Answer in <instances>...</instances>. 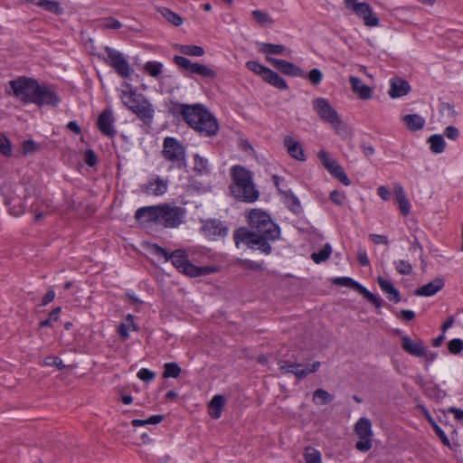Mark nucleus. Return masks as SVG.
I'll return each instance as SVG.
<instances>
[{"instance_id": "f257e3e1", "label": "nucleus", "mask_w": 463, "mask_h": 463, "mask_svg": "<svg viewBox=\"0 0 463 463\" xmlns=\"http://www.w3.org/2000/svg\"><path fill=\"white\" fill-rule=\"evenodd\" d=\"M247 217L251 231L246 228L237 230L233 236L236 246L244 243L250 249H257L269 255L272 250L269 241L279 238V227L266 212L260 209H252Z\"/></svg>"}, {"instance_id": "f03ea898", "label": "nucleus", "mask_w": 463, "mask_h": 463, "mask_svg": "<svg viewBox=\"0 0 463 463\" xmlns=\"http://www.w3.org/2000/svg\"><path fill=\"white\" fill-rule=\"evenodd\" d=\"M185 213L184 208L165 203L138 208L135 213V219L141 223H156L165 228H176L184 222Z\"/></svg>"}, {"instance_id": "7ed1b4c3", "label": "nucleus", "mask_w": 463, "mask_h": 463, "mask_svg": "<svg viewBox=\"0 0 463 463\" xmlns=\"http://www.w3.org/2000/svg\"><path fill=\"white\" fill-rule=\"evenodd\" d=\"M13 94L25 103L38 106H57L61 100L56 92L48 87H42L30 78H19L10 81Z\"/></svg>"}, {"instance_id": "20e7f679", "label": "nucleus", "mask_w": 463, "mask_h": 463, "mask_svg": "<svg viewBox=\"0 0 463 463\" xmlns=\"http://www.w3.org/2000/svg\"><path fill=\"white\" fill-rule=\"evenodd\" d=\"M149 250L151 253L163 258L165 261L171 260L172 264L179 272L191 278L205 276L217 270L216 268L212 266L198 267L192 264L189 261L187 253L184 250H176L169 253L157 244L150 245Z\"/></svg>"}, {"instance_id": "39448f33", "label": "nucleus", "mask_w": 463, "mask_h": 463, "mask_svg": "<svg viewBox=\"0 0 463 463\" xmlns=\"http://www.w3.org/2000/svg\"><path fill=\"white\" fill-rule=\"evenodd\" d=\"M23 194H15L14 196L6 199V204L10 213L14 216H20L25 211L24 202L28 198L35 197L34 202L31 205V212L34 214V220L39 222L42 218L52 212V208L48 202L36 196L35 189L33 186L24 187Z\"/></svg>"}, {"instance_id": "423d86ee", "label": "nucleus", "mask_w": 463, "mask_h": 463, "mask_svg": "<svg viewBox=\"0 0 463 463\" xmlns=\"http://www.w3.org/2000/svg\"><path fill=\"white\" fill-rule=\"evenodd\" d=\"M231 176L232 184L230 189L236 199L245 203H253L259 199L260 193L254 186L251 172L237 165L232 167Z\"/></svg>"}, {"instance_id": "0eeeda50", "label": "nucleus", "mask_w": 463, "mask_h": 463, "mask_svg": "<svg viewBox=\"0 0 463 463\" xmlns=\"http://www.w3.org/2000/svg\"><path fill=\"white\" fill-rule=\"evenodd\" d=\"M182 115L190 127L204 136H215L219 130L216 118L202 105L184 106Z\"/></svg>"}, {"instance_id": "6e6552de", "label": "nucleus", "mask_w": 463, "mask_h": 463, "mask_svg": "<svg viewBox=\"0 0 463 463\" xmlns=\"http://www.w3.org/2000/svg\"><path fill=\"white\" fill-rule=\"evenodd\" d=\"M126 87L128 90L120 92L123 104L145 124L150 125L155 112L152 104L130 84L127 83Z\"/></svg>"}, {"instance_id": "1a4fd4ad", "label": "nucleus", "mask_w": 463, "mask_h": 463, "mask_svg": "<svg viewBox=\"0 0 463 463\" xmlns=\"http://www.w3.org/2000/svg\"><path fill=\"white\" fill-rule=\"evenodd\" d=\"M313 106L319 117L324 121L330 123L338 135L347 134L348 129L346 126L342 122L337 112L326 99H316L313 101Z\"/></svg>"}, {"instance_id": "9d476101", "label": "nucleus", "mask_w": 463, "mask_h": 463, "mask_svg": "<svg viewBox=\"0 0 463 463\" xmlns=\"http://www.w3.org/2000/svg\"><path fill=\"white\" fill-rule=\"evenodd\" d=\"M162 155L177 168H184L186 165L185 148L175 137H167L164 139Z\"/></svg>"}, {"instance_id": "9b49d317", "label": "nucleus", "mask_w": 463, "mask_h": 463, "mask_svg": "<svg viewBox=\"0 0 463 463\" xmlns=\"http://www.w3.org/2000/svg\"><path fill=\"white\" fill-rule=\"evenodd\" d=\"M355 435L359 440L355 443V449L361 452H367L373 447V431L372 422L368 418H360L354 427Z\"/></svg>"}, {"instance_id": "f8f14e48", "label": "nucleus", "mask_w": 463, "mask_h": 463, "mask_svg": "<svg viewBox=\"0 0 463 463\" xmlns=\"http://www.w3.org/2000/svg\"><path fill=\"white\" fill-rule=\"evenodd\" d=\"M345 7L363 19L367 27H375L379 25V18L373 13L369 4L359 2L358 0H344Z\"/></svg>"}, {"instance_id": "ddd939ff", "label": "nucleus", "mask_w": 463, "mask_h": 463, "mask_svg": "<svg viewBox=\"0 0 463 463\" xmlns=\"http://www.w3.org/2000/svg\"><path fill=\"white\" fill-rule=\"evenodd\" d=\"M105 51L108 54L107 63L122 78H129L131 68L124 54L110 47H106Z\"/></svg>"}, {"instance_id": "4468645a", "label": "nucleus", "mask_w": 463, "mask_h": 463, "mask_svg": "<svg viewBox=\"0 0 463 463\" xmlns=\"http://www.w3.org/2000/svg\"><path fill=\"white\" fill-rule=\"evenodd\" d=\"M333 283L342 287L350 288L360 294H362L369 302L374 305L376 307H382L381 299L374 294L366 289L363 285L359 284L355 280L348 277H339L333 279Z\"/></svg>"}, {"instance_id": "2eb2a0df", "label": "nucleus", "mask_w": 463, "mask_h": 463, "mask_svg": "<svg viewBox=\"0 0 463 463\" xmlns=\"http://www.w3.org/2000/svg\"><path fill=\"white\" fill-rule=\"evenodd\" d=\"M317 156L327 171L337 178L344 185L348 186L351 184V181L345 173L343 167L340 166L335 160L332 159L325 150H320Z\"/></svg>"}, {"instance_id": "dca6fc26", "label": "nucleus", "mask_w": 463, "mask_h": 463, "mask_svg": "<svg viewBox=\"0 0 463 463\" xmlns=\"http://www.w3.org/2000/svg\"><path fill=\"white\" fill-rule=\"evenodd\" d=\"M201 231L206 238L215 241L225 237L228 229L221 221L210 219L203 221Z\"/></svg>"}, {"instance_id": "f3484780", "label": "nucleus", "mask_w": 463, "mask_h": 463, "mask_svg": "<svg viewBox=\"0 0 463 463\" xmlns=\"http://www.w3.org/2000/svg\"><path fill=\"white\" fill-rule=\"evenodd\" d=\"M267 61L282 73L292 77H304V71L296 64L272 57H266Z\"/></svg>"}, {"instance_id": "a211bd4d", "label": "nucleus", "mask_w": 463, "mask_h": 463, "mask_svg": "<svg viewBox=\"0 0 463 463\" xmlns=\"http://www.w3.org/2000/svg\"><path fill=\"white\" fill-rule=\"evenodd\" d=\"M402 348L411 355L422 357L425 354V345L421 339H411L408 335L402 336Z\"/></svg>"}, {"instance_id": "6ab92c4d", "label": "nucleus", "mask_w": 463, "mask_h": 463, "mask_svg": "<svg viewBox=\"0 0 463 463\" xmlns=\"http://www.w3.org/2000/svg\"><path fill=\"white\" fill-rule=\"evenodd\" d=\"M113 122L114 118L112 111L110 109H105L99 116L97 125L103 135L114 137L116 135V130L113 127Z\"/></svg>"}, {"instance_id": "aec40b11", "label": "nucleus", "mask_w": 463, "mask_h": 463, "mask_svg": "<svg viewBox=\"0 0 463 463\" xmlns=\"http://www.w3.org/2000/svg\"><path fill=\"white\" fill-rule=\"evenodd\" d=\"M279 370L281 374L293 373L299 380L308 375V367H303L300 364H289L287 361L279 362Z\"/></svg>"}, {"instance_id": "412c9836", "label": "nucleus", "mask_w": 463, "mask_h": 463, "mask_svg": "<svg viewBox=\"0 0 463 463\" xmlns=\"http://www.w3.org/2000/svg\"><path fill=\"white\" fill-rule=\"evenodd\" d=\"M411 90L410 84L402 78H392L390 80V90L388 94L392 99H397L407 95Z\"/></svg>"}, {"instance_id": "4be33fe9", "label": "nucleus", "mask_w": 463, "mask_h": 463, "mask_svg": "<svg viewBox=\"0 0 463 463\" xmlns=\"http://www.w3.org/2000/svg\"><path fill=\"white\" fill-rule=\"evenodd\" d=\"M283 143L291 157L298 161L306 160L304 149L298 141L295 140L291 136H285Z\"/></svg>"}, {"instance_id": "5701e85b", "label": "nucleus", "mask_w": 463, "mask_h": 463, "mask_svg": "<svg viewBox=\"0 0 463 463\" xmlns=\"http://www.w3.org/2000/svg\"><path fill=\"white\" fill-rule=\"evenodd\" d=\"M444 280L437 278L434 280L416 289L415 295L420 297H431L441 290L444 287Z\"/></svg>"}, {"instance_id": "b1692460", "label": "nucleus", "mask_w": 463, "mask_h": 463, "mask_svg": "<svg viewBox=\"0 0 463 463\" xmlns=\"http://www.w3.org/2000/svg\"><path fill=\"white\" fill-rule=\"evenodd\" d=\"M393 194L395 196L401 213L404 216L408 215L411 212V203L407 199L404 189L400 184H395L393 185Z\"/></svg>"}, {"instance_id": "393cba45", "label": "nucleus", "mask_w": 463, "mask_h": 463, "mask_svg": "<svg viewBox=\"0 0 463 463\" xmlns=\"http://www.w3.org/2000/svg\"><path fill=\"white\" fill-rule=\"evenodd\" d=\"M352 90L361 99H369L373 95V90L362 82L360 79L354 76L349 78Z\"/></svg>"}, {"instance_id": "a878e982", "label": "nucleus", "mask_w": 463, "mask_h": 463, "mask_svg": "<svg viewBox=\"0 0 463 463\" xmlns=\"http://www.w3.org/2000/svg\"><path fill=\"white\" fill-rule=\"evenodd\" d=\"M402 120L405 124L406 128L411 132L421 130L426 124L424 118L419 114L404 115L402 118Z\"/></svg>"}, {"instance_id": "bb28decb", "label": "nucleus", "mask_w": 463, "mask_h": 463, "mask_svg": "<svg viewBox=\"0 0 463 463\" xmlns=\"http://www.w3.org/2000/svg\"><path fill=\"white\" fill-rule=\"evenodd\" d=\"M167 181L157 177L150 181L148 184H146L144 191L147 194L159 196L165 194V192L167 191Z\"/></svg>"}, {"instance_id": "cd10ccee", "label": "nucleus", "mask_w": 463, "mask_h": 463, "mask_svg": "<svg viewBox=\"0 0 463 463\" xmlns=\"http://www.w3.org/2000/svg\"><path fill=\"white\" fill-rule=\"evenodd\" d=\"M377 281L381 289L387 295V298L394 303L401 301L400 292L394 288V286L387 279L382 277H378Z\"/></svg>"}, {"instance_id": "c85d7f7f", "label": "nucleus", "mask_w": 463, "mask_h": 463, "mask_svg": "<svg viewBox=\"0 0 463 463\" xmlns=\"http://www.w3.org/2000/svg\"><path fill=\"white\" fill-rule=\"evenodd\" d=\"M225 403V397L221 394L214 395L208 405L209 415L213 419H219Z\"/></svg>"}, {"instance_id": "c756f323", "label": "nucleus", "mask_w": 463, "mask_h": 463, "mask_svg": "<svg viewBox=\"0 0 463 463\" xmlns=\"http://www.w3.org/2000/svg\"><path fill=\"white\" fill-rule=\"evenodd\" d=\"M156 11L171 24L175 27H179L183 24V18L167 7L159 6L156 7Z\"/></svg>"}, {"instance_id": "7c9ffc66", "label": "nucleus", "mask_w": 463, "mask_h": 463, "mask_svg": "<svg viewBox=\"0 0 463 463\" xmlns=\"http://www.w3.org/2000/svg\"><path fill=\"white\" fill-rule=\"evenodd\" d=\"M262 79L266 82L269 83L270 85L279 90L288 89L286 80L282 77H280L277 72L273 71L270 69H268Z\"/></svg>"}, {"instance_id": "2f4dec72", "label": "nucleus", "mask_w": 463, "mask_h": 463, "mask_svg": "<svg viewBox=\"0 0 463 463\" xmlns=\"http://www.w3.org/2000/svg\"><path fill=\"white\" fill-rule=\"evenodd\" d=\"M138 327L134 322V317L130 314L127 316V322L121 323L118 326V333L123 340L129 337V331H137Z\"/></svg>"}, {"instance_id": "473e14b6", "label": "nucleus", "mask_w": 463, "mask_h": 463, "mask_svg": "<svg viewBox=\"0 0 463 463\" xmlns=\"http://www.w3.org/2000/svg\"><path fill=\"white\" fill-rule=\"evenodd\" d=\"M303 458L305 463H322L321 452L311 446L305 448Z\"/></svg>"}, {"instance_id": "72a5a7b5", "label": "nucleus", "mask_w": 463, "mask_h": 463, "mask_svg": "<svg viewBox=\"0 0 463 463\" xmlns=\"http://www.w3.org/2000/svg\"><path fill=\"white\" fill-rule=\"evenodd\" d=\"M428 143L430 146V150L433 153L439 154L445 149V141L441 135L435 134L428 138Z\"/></svg>"}, {"instance_id": "f704fd0d", "label": "nucleus", "mask_w": 463, "mask_h": 463, "mask_svg": "<svg viewBox=\"0 0 463 463\" xmlns=\"http://www.w3.org/2000/svg\"><path fill=\"white\" fill-rule=\"evenodd\" d=\"M334 400L333 395L324 389H317L313 392V402L319 405L330 403Z\"/></svg>"}, {"instance_id": "c9c22d12", "label": "nucleus", "mask_w": 463, "mask_h": 463, "mask_svg": "<svg viewBox=\"0 0 463 463\" xmlns=\"http://www.w3.org/2000/svg\"><path fill=\"white\" fill-rule=\"evenodd\" d=\"M179 52H181L184 55L201 57L204 55V50L203 47L198 45H179Z\"/></svg>"}, {"instance_id": "e433bc0d", "label": "nucleus", "mask_w": 463, "mask_h": 463, "mask_svg": "<svg viewBox=\"0 0 463 463\" xmlns=\"http://www.w3.org/2000/svg\"><path fill=\"white\" fill-rule=\"evenodd\" d=\"M332 253V248L329 243L325 244L323 249L318 252H313L311 259L317 264L326 261Z\"/></svg>"}, {"instance_id": "4c0bfd02", "label": "nucleus", "mask_w": 463, "mask_h": 463, "mask_svg": "<svg viewBox=\"0 0 463 463\" xmlns=\"http://www.w3.org/2000/svg\"><path fill=\"white\" fill-rule=\"evenodd\" d=\"M285 50L283 45L273 43H261L259 48V51L265 54H280Z\"/></svg>"}, {"instance_id": "58836bf2", "label": "nucleus", "mask_w": 463, "mask_h": 463, "mask_svg": "<svg viewBox=\"0 0 463 463\" xmlns=\"http://www.w3.org/2000/svg\"><path fill=\"white\" fill-rule=\"evenodd\" d=\"M38 6L42 7L52 14H60L62 13V9L61 8L60 3L58 1L41 0L38 3Z\"/></svg>"}, {"instance_id": "ea45409f", "label": "nucleus", "mask_w": 463, "mask_h": 463, "mask_svg": "<svg viewBox=\"0 0 463 463\" xmlns=\"http://www.w3.org/2000/svg\"><path fill=\"white\" fill-rule=\"evenodd\" d=\"M194 171L199 175H204L209 173V165L207 159L201 157L199 155L194 156Z\"/></svg>"}, {"instance_id": "a19ab883", "label": "nucleus", "mask_w": 463, "mask_h": 463, "mask_svg": "<svg viewBox=\"0 0 463 463\" xmlns=\"http://www.w3.org/2000/svg\"><path fill=\"white\" fill-rule=\"evenodd\" d=\"M252 16L254 20L261 26H268L272 24V18L267 14L260 10L252 11Z\"/></svg>"}, {"instance_id": "79ce46f5", "label": "nucleus", "mask_w": 463, "mask_h": 463, "mask_svg": "<svg viewBox=\"0 0 463 463\" xmlns=\"http://www.w3.org/2000/svg\"><path fill=\"white\" fill-rule=\"evenodd\" d=\"M164 369L165 370H164L163 376L165 378H169V377L176 378L181 373V368L175 363H166V364H165Z\"/></svg>"}, {"instance_id": "37998d69", "label": "nucleus", "mask_w": 463, "mask_h": 463, "mask_svg": "<svg viewBox=\"0 0 463 463\" xmlns=\"http://www.w3.org/2000/svg\"><path fill=\"white\" fill-rule=\"evenodd\" d=\"M163 64L157 61H147L145 64L144 70L152 77H157L162 72Z\"/></svg>"}, {"instance_id": "c03bdc74", "label": "nucleus", "mask_w": 463, "mask_h": 463, "mask_svg": "<svg viewBox=\"0 0 463 463\" xmlns=\"http://www.w3.org/2000/svg\"><path fill=\"white\" fill-rule=\"evenodd\" d=\"M0 154L6 157L13 155V149L10 140L5 136L0 134Z\"/></svg>"}, {"instance_id": "a18cd8bd", "label": "nucleus", "mask_w": 463, "mask_h": 463, "mask_svg": "<svg viewBox=\"0 0 463 463\" xmlns=\"http://www.w3.org/2000/svg\"><path fill=\"white\" fill-rule=\"evenodd\" d=\"M163 419H164L163 415H153L146 420H133L131 421V424L134 427L144 426L146 424L155 425V424L160 423L163 420Z\"/></svg>"}, {"instance_id": "49530a36", "label": "nucleus", "mask_w": 463, "mask_h": 463, "mask_svg": "<svg viewBox=\"0 0 463 463\" xmlns=\"http://www.w3.org/2000/svg\"><path fill=\"white\" fill-rule=\"evenodd\" d=\"M99 26L103 29H119L122 26V24L116 18L109 16L104 18L100 21Z\"/></svg>"}, {"instance_id": "de8ad7c7", "label": "nucleus", "mask_w": 463, "mask_h": 463, "mask_svg": "<svg viewBox=\"0 0 463 463\" xmlns=\"http://www.w3.org/2000/svg\"><path fill=\"white\" fill-rule=\"evenodd\" d=\"M395 269L402 275H409L412 272V266L407 260H400L394 262Z\"/></svg>"}, {"instance_id": "09e8293b", "label": "nucleus", "mask_w": 463, "mask_h": 463, "mask_svg": "<svg viewBox=\"0 0 463 463\" xmlns=\"http://www.w3.org/2000/svg\"><path fill=\"white\" fill-rule=\"evenodd\" d=\"M246 67L250 71L254 72L255 74L260 75L261 77L264 76V74L266 73V71L269 69V68L263 66L262 64H260V63H259L258 61H247L246 62Z\"/></svg>"}, {"instance_id": "8fccbe9b", "label": "nucleus", "mask_w": 463, "mask_h": 463, "mask_svg": "<svg viewBox=\"0 0 463 463\" xmlns=\"http://www.w3.org/2000/svg\"><path fill=\"white\" fill-rule=\"evenodd\" d=\"M23 155L27 156L39 150V146L33 140H25L22 145Z\"/></svg>"}, {"instance_id": "3c124183", "label": "nucleus", "mask_w": 463, "mask_h": 463, "mask_svg": "<svg viewBox=\"0 0 463 463\" xmlns=\"http://www.w3.org/2000/svg\"><path fill=\"white\" fill-rule=\"evenodd\" d=\"M61 308L60 307H55L50 314L49 317L45 320L41 321L40 326L46 327L51 326L53 322L57 321Z\"/></svg>"}, {"instance_id": "603ef678", "label": "nucleus", "mask_w": 463, "mask_h": 463, "mask_svg": "<svg viewBox=\"0 0 463 463\" xmlns=\"http://www.w3.org/2000/svg\"><path fill=\"white\" fill-rule=\"evenodd\" d=\"M174 61L180 68H182L187 71H190L192 65L194 63L191 60L185 58L184 56H179V55H175L174 57Z\"/></svg>"}, {"instance_id": "864d4df0", "label": "nucleus", "mask_w": 463, "mask_h": 463, "mask_svg": "<svg viewBox=\"0 0 463 463\" xmlns=\"http://www.w3.org/2000/svg\"><path fill=\"white\" fill-rule=\"evenodd\" d=\"M197 75H200L203 78L214 79L216 77V72L211 69L210 67L201 64L197 70Z\"/></svg>"}, {"instance_id": "5fc2aeb1", "label": "nucleus", "mask_w": 463, "mask_h": 463, "mask_svg": "<svg viewBox=\"0 0 463 463\" xmlns=\"http://www.w3.org/2000/svg\"><path fill=\"white\" fill-rule=\"evenodd\" d=\"M449 351L453 354H458L463 349V342L458 338L452 339L449 342Z\"/></svg>"}, {"instance_id": "6e6d98bb", "label": "nucleus", "mask_w": 463, "mask_h": 463, "mask_svg": "<svg viewBox=\"0 0 463 463\" xmlns=\"http://www.w3.org/2000/svg\"><path fill=\"white\" fill-rule=\"evenodd\" d=\"M43 364L46 366H55L59 370L65 368L61 359L57 356H48L44 359Z\"/></svg>"}, {"instance_id": "4d7b16f0", "label": "nucleus", "mask_w": 463, "mask_h": 463, "mask_svg": "<svg viewBox=\"0 0 463 463\" xmlns=\"http://www.w3.org/2000/svg\"><path fill=\"white\" fill-rule=\"evenodd\" d=\"M322 78L323 74L318 69L311 70L307 75V79L314 85L319 84L320 81L322 80Z\"/></svg>"}, {"instance_id": "13d9d810", "label": "nucleus", "mask_w": 463, "mask_h": 463, "mask_svg": "<svg viewBox=\"0 0 463 463\" xmlns=\"http://www.w3.org/2000/svg\"><path fill=\"white\" fill-rule=\"evenodd\" d=\"M155 376H156L155 373L151 372L150 370H148L146 368H142L137 373V377L146 383L151 382L155 378Z\"/></svg>"}, {"instance_id": "bf43d9fd", "label": "nucleus", "mask_w": 463, "mask_h": 463, "mask_svg": "<svg viewBox=\"0 0 463 463\" xmlns=\"http://www.w3.org/2000/svg\"><path fill=\"white\" fill-rule=\"evenodd\" d=\"M84 160L89 166H94L98 162V157L93 150L89 149L85 152Z\"/></svg>"}, {"instance_id": "052dcab7", "label": "nucleus", "mask_w": 463, "mask_h": 463, "mask_svg": "<svg viewBox=\"0 0 463 463\" xmlns=\"http://www.w3.org/2000/svg\"><path fill=\"white\" fill-rule=\"evenodd\" d=\"M345 195L337 190H334L330 194V200L337 205H343Z\"/></svg>"}, {"instance_id": "680f3d73", "label": "nucleus", "mask_w": 463, "mask_h": 463, "mask_svg": "<svg viewBox=\"0 0 463 463\" xmlns=\"http://www.w3.org/2000/svg\"><path fill=\"white\" fill-rule=\"evenodd\" d=\"M435 433L438 435V437L440 439L442 443L446 446L450 448V441L446 436L445 432L441 430V428L437 424L434 427H432Z\"/></svg>"}, {"instance_id": "e2e57ef3", "label": "nucleus", "mask_w": 463, "mask_h": 463, "mask_svg": "<svg viewBox=\"0 0 463 463\" xmlns=\"http://www.w3.org/2000/svg\"><path fill=\"white\" fill-rule=\"evenodd\" d=\"M241 265L242 267L246 268V269H253V270H260L262 269V264L261 263H259V262H256V261H253V260H244L241 261Z\"/></svg>"}, {"instance_id": "0e129e2a", "label": "nucleus", "mask_w": 463, "mask_h": 463, "mask_svg": "<svg viewBox=\"0 0 463 463\" xmlns=\"http://www.w3.org/2000/svg\"><path fill=\"white\" fill-rule=\"evenodd\" d=\"M444 134L448 138L451 140H456L459 136L458 129L453 126L447 127Z\"/></svg>"}, {"instance_id": "69168bd1", "label": "nucleus", "mask_w": 463, "mask_h": 463, "mask_svg": "<svg viewBox=\"0 0 463 463\" xmlns=\"http://www.w3.org/2000/svg\"><path fill=\"white\" fill-rule=\"evenodd\" d=\"M370 238L372 240V241L375 244H388L389 243V241H388V238L384 235H380V234H371L370 235Z\"/></svg>"}, {"instance_id": "338daca9", "label": "nucleus", "mask_w": 463, "mask_h": 463, "mask_svg": "<svg viewBox=\"0 0 463 463\" xmlns=\"http://www.w3.org/2000/svg\"><path fill=\"white\" fill-rule=\"evenodd\" d=\"M377 193L379 194V196L383 200V201H388L390 199V191L389 189L384 186V185H381L378 187L377 189Z\"/></svg>"}, {"instance_id": "774afa93", "label": "nucleus", "mask_w": 463, "mask_h": 463, "mask_svg": "<svg viewBox=\"0 0 463 463\" xmlns=\"http://www.w3.org/2000/svg\"><path fill=\"white\" fill-rule=\"evenodd\" d=\"M398 317L405 321H411L415 317V313L411 310H402Z\"/></svg>"}]
</instances>
